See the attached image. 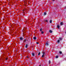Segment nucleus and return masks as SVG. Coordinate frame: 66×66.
<instances>
[{"label": "nucleus", "instance_id": "14", "mask_svg": "<svg viewBox=\"0 0 66 66\" xmlns=\"http://www.w3.org/2000/svg\"><path fill=\"white\" fill-rule=\"evenodd\" d=\"M40 31H42V30H43V29L42 28H41L40 29Z\"/></svg>", "mask_w": 66, "mask_h": 66}, {"label": "nucleus", "instance_id": "12", "mask_svg": "<svg viewBox=\"0 0 66 66\" xmlns=\"http://www.w3.org/2000/svg\"><path fill=\"white\" fill-rule=\"evenodd\" d=\"M40 52H39L38 53V55H40Z\"/></svg>", "mask_w": 66, "mask_h": 66}, {"label": "nucleus", "instance_id": "5", "mask_svg": "<svg viewBox=\"0 0 66 66\" xmlns=\"http://www.w3.org/2000/svg\"><path fill=\"white\" fill-rule=\"evenodd\" d=\"M62 39H63L62 38L60 37L59 38V39H60V41L62 40Z\"/></svg>", "mask_w": 66, "mask_h": 66}, {"label": "nucleus", "instance_id": "32", "mask_svg": "<svg viewBox=\"0 0 66 66\" xmlns=\"http://www.w3.org/2000/svg\"><path fill=\"white\" fill-rule=\"evenodd\" d=\"M3 18H4V17H3Z\"/></svg>", "mask_w": 66, "mask_h": 66}, {"label": "nucleus", "instance_id": "22", "mask_svg": "<svg viewBox=\"0 0 66 66\" xmlns=\"http://www.w3.org/2000/svg\"><path fill=\"white\" fill-rule=\"evenodd\" d=\"M41 34H44V32H43V31H42V32H41Z\"/></svg>", "mask_w": 66, "mask_h": 66}, {"label": "nucleus", "instance_id": "23", "mask_svg": "<svg viewBox=\"0 0 66 66\" xmlns=\"http://www.w3.org/2000/svg\"><path fill=\"white\" fill-rule=\"evenodd\" d=\"M46 22H48V21L47 20H46Z\"/></svg>", "mask_w": 66, "mask_h": 66}, {"label": "nucleus", "instance_id": "4", "mask_svg": "<svg viewBox=\"0 0 66 66\" xmlns=\"http://www.w3.org/2000/svg\"><path fill=\"white\" fill-rule=\"evenodd\" d=\"M52 20H51L50 21V23H52Z\"/></svg>", "mask_w": 66, "mask_h": 66}, {"label": "nucleus", "instance_id": "15", "mask_svg": "<svg viewBox=\"0 0 66 66\" xmlns=\"http://www.w3.org/2000/svg\"><path fill=\"white\" fill-rule=\"evenodd\" d=\"M57 42L58 43H60V40H57Z\"/></svg>", "mask_w": 66, "mask_h": 66}, {"label": "nucleus", "instance_id": "31", "mask_svg": "<svg viewBox=\"0 0 66 66\" xmlns=\"http://www.w3.org/2000/svg\"><path fill=\"white\" fill-rule=\"evenodd\" d=\"M3 19V20H4V19Z\"/></svg>", "mask_w": 66, "mask_h": 66}, {"label": "nucleus", "instance_id": "27", "mask_svg": "<svg viewBox=\"0 0 66 66\" xmlns=\"http://www.w3.org/2000/svg\"><path fill=\"white\" fill-rule=\"evenodd\" d=\"M39 66H41V65H39Z\"/></svg>", "mask_w": 66, "mask_h": 66}, {"label": "nucleus", "instance_id": "11", "mask_svg": "<svg viewBox=\"0 0 66 66\" xmlns=\"http://www.w3.org/2000/svg\"><path fill=\"white\" fill-rule=\"evenodd\" d=\"M32 55L33 56H34V55H34V53H33L32 54Z\"/></svg>", "mask_w": 66, "mask_h": 66}, {"label": "nucleus", "instance_id": "3", "mask_svg": "<svg viewBox=\"0 0 66 66\" xmlns=\"http://www.w3.org/2000/svg\"><path fill=\"white\" fill-rule=\"evenodd\" d=\"M28 40H27L26 39H25V40H24L23 41L24 42V43H26L27 41H28Z\"/></svg>", "mask_w": 66, "mask_h": 66}, {"label": "nucleus", "instance_id": "30", "mask_svg": "<svg viewBox=\"0 0 66 66\" xmlns=\"http://www.w3.org/2000/svg\"><path fill=\"white\" fill-rule=\"evenodd\" d=\"M53 1H54V0H53Z\"/></svg>", "mask_w": 66, "mask_h": 66}, {"label": "nucleus", "instance_id": "6", "mask_svg": "<svg viewBox=\"0 0 66 66\" xmlns=\"http://www.w3.org/2000/svg\"><path fill=\"white\" fill-rule=\"evenodd\" d=\"M33 39H34L35 40H36V37H33Z\"/></svg>", "mask_w": 66, "mask_h": 66}, {"label": "nucleus", "instance_id": "13", "mask_svg": "<svg viewBox=\"0 0 66 66\" xmlns=\"http://www.w3.org/2000/svg\"><path fill=\"white\" fill-rule=\"evenodd\" d=\"M44 15H46V14H47V13L46 12H44Z\"/></svg>", "mask_w": 66, "mask_h": 66}, {"label": "nucleus", "instance_id": "1", "mask_svg": "<svg viewBox=\"0 0 66 66\" xmlns=\"http://www.w3.org/2000/svg\"><path fill=\"white\" fill-rule=\"evenodd\" d=\"M45 46H49V44H48V42H47L45 43Z\"/></svg>", "mask_w": 66, "mask_h": 66}, {"label": "nucleus", "instance_id": "19", "mask_svg": "<svg viewBox=\"0 0 66 66\" xmlns=\"http://www.w3.org/2000/svg\"><path fill=\"white\" fill-rule=\"evenodd\" d=\"M56 58H58V57H59V56H56Z\"/></svg>", "mask_w": 66, "mask_h": 66}, {"label": "nucleus", "instance_id": "24", "mask_svg": "<svg viewBox=\"0 0 66 66\" xmlns=\"http://www.w3.org/2000/svg\"><path fill=\"white\" fill-rule=\"evenodd\" d=\"M6 60H7V58H6Z\"/></svg>", "mask_w": 66, "mask_h": 66}, {"label": "nucleus", "instance_id": "25", "mask_svg": "<svg viewBox=\"0 0 66 66\" xmlns=\"http://www.w3.org/2000/svg\"><path fill=\"white\" fill-rule=\"evenodd\" d=\"M23 12H24V10H23Z\"/></svg>", "mask_w": 66, "mask_h": 66}, {"label": "nucleus", "instance_id": "16", "mask_svg": "<svg viewBox=\"0 0 66 66\" xmlns=\"http://www.w3.org/2000/svg\"><path fill=\"white\" fill-rule=\"evenodd\" d=\"M49 64H50V63H51V61L50 60L49 61Z\"/></svg>", "mask_w": 66, "mask_h": 66}, {"label": "nucleus", "instance_id": "18", "mask_svg": "<svg viewBox=\"0 0 66 66\" xmlns=\"http://www.w3.org/2000/svg\"><path fill=\"white\" fill-rule=\"evenodd\" d=\"M43 55H45V53L44 52L43 53Z\"/></svg>", "mask_w": 66, "mask_h": 66}, {"label": "nucleus", "instance_id": "29", "mask_svg": "<svg viewBox=\"0 0 66 66\" xmlns=\"http://www.w3.org/2000/svg\"><path fill=\"white\" fill-rule=\"evenodd\" d=\"M28 59H29V57H27Z\"/></svg>", "mask_w": 66, "mask_h": 66}, {"label": "nucleus", "instance_id": "9", "mask_svg": "<svg viewBox=\"0 0 66 66\" xmlns=\"http://www.w3.org/2000/svg\"><path fill=\"white\" fill-rule=\"evenodd\" d=\"M57 27L58 29H59L60 28V26L59 25H57Z\"/></svg>", "mask_w": 66, "mask_h": 66}, {"label": "nucleus", "instance_id": "26", "mask_svg": "<svg viewBox=\"0 0 66 66\" xmlns=\"http://www.w3.org/2000/svg\"><path fill=\"white\" fill-rule=\"evenodd\" d=\"M28 57V56H27V57Z\"/></svg>", "mask_w": 66, "mask_h": 66}, {"label": "nucleus", "instance_id": "2", "mask_svg": "<svg viewBox=\"0 0 66 66\" xmlns=\"http://www.w3.org/2000/svg\"><path fill=\"white\" fill-rule=\"evenodd\" d=\"M23 39V38L22 37H21L20 38V40H22Z\"/></svg>", "mask_w": 66, "mask_h": 66}, {"label": "nucleus", "instance_id": "21", "mask_svg": "<svg viewBox=\"0 0 66 66\" xmlns=\"http://www.w3.org/2000/svg\"><path fill=\"white\" fill-rule=\"evenodd\" d=\"M36 44L37 45H38V44H39V43L38 42H37L36 43Z\"/></svg>", "mask_w": 66, "mask_h": 66}, {"label": "nucleus", "instance_id": "7", "mask_svg": "<svg viewBox=\"0 0 66 66\" xmlns=\"http://www.w3.org/2000/svg\"><path fill=\"white\" fill-rule=\"evenodd\" d=\"M49 31L51 33H52V31L51 30H50Z\"/></svg>", "mask_w": 66, "mask_h": 66}, {"label": "nucleus", "instance_id": "8", "mask_svg": "<svg viewBox=\"0 0 66 66\" xmlns=\"http://www.w3.org/2000/svg\"><path fill=\"white\" fill-rule=\"evenodd\" d=\"M25 47L26 48H28V44H26L25 46Z\"/></svg>", "mask_w": 66, "mask_h": 66}, {"label": "nucleus", "instance_id": "28", "mask_svg": "<svg viewBox=\"0 0 66 66\" xmlns=\"http://www.w3.org/2000/svg\"><path fill=\"white\" fill-rule=\"evenodd\" d=\"M65 33L66 34V31L65 32Z\"/></svg>", "mask_w": 66, "mask_h": 66}, {"label": "nucleus", "instance_id": "17", "mask_svg": "<svg viewBox=\"0 0 66 66\" xmlns=\"http://www.w3.org/2000/svg\"><path fill=\"white\" fill-rule=\"evenodd\" d=\"M44 55H42V57H44Z\"/></svg>", "mask_w": 66, "mask_h": 66}, {"label": "nucleus", "instance_id": "20", "mask_svg": "<svg viewBox=\"0 0 66 66\" xmlns=\"http://www.w3.org/2000/svg\"><path fill=\"white\" fill-rule=\"evenodd\" d=\"M59 53H60V54H62V52L60 51L59 52Z\"/></svg>", "mask_w": 66, "mask_h": 66}, {"label": "nucleus", "instance_id": "10", "mask_svg": "<svg viewBox=\"0 0 66 66\" xmlns=\"http://www.w3.org/2000/svg\"><path fill=\"white\" fill-rule=\"evenodd\" d=\"M60 24L61 25H63V22H61L60 23Z\"/></svg>", "mask_w": 66, "mask_h": 66}]
</instances>
